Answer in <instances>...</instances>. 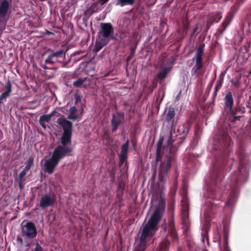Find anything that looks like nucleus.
<instances>
[{
	"label": "nucleus",
	"instance_id": "cd10ccee",
	"mask_svg": "<svg viewBox=\"0 0 251 251\" xmlns=\"http://www.w3.org/2000/svg\"><path fill=\"white\" fill-rule=\"evenodd\" d=\"M33 158L32 157H30L28 158L26 163V165L24 168V170H25V171H28L30 169V168L33 164Z\"/></svg>",
	"mask_w": 251,
	"mask_h": 251
},
{
	"label": "nucleus",
	"instance_id": "58836bf2",
	"mask_svg": "<svg viewBox=\"0 0 251 251\" xmlns=\"http://www.w3.org/2000/svg\"><path fill=\"white\" fill-rule=\"evenodd\" d=\"M202 251H207L206 250H203Z\"/></svg>",
	"mask_w": 251,
	"mask_h": 251
},
{
	"label": "nucleus",
	"instance_id": "a878e982",
	"mask_svg": "<svg viewBox=\"0 0 251 251\" xmlns=\"http://www.w3.org/2000/svg\"><path fill=\"white\" fill-rule=\"evenodd\" d=\"M27 172V171H25V170L24 169L19 174V177L20 180L19 182V186L21 189L22 188V182L24 181V178L26 175Z\"/></svg>",
	"mask_w": 251,
	"mask_h": 251
},
{
	"label": "nucleus",
	"instance_id": "6ab92c4d",
	"mask_svg": "<svg viewBox=\"0 0 251 251\" xmlns=\"http://www.w3.org/2000/svg\"><path fill=\"white\" fill-rule=\"evenodd\" d=\"M227 232L228 229L226 227H224V245L222 247H221V251H230L227 245Z\"/></svg>",
	"mask_w": 251,
	"mask_h": 251
},
{
	"label": "nucleus",
	"instance_id": "0eeeda50",
	"mask_svg": "<svg viewBox=\"0 0 251 251\" xmlns=\"http://www.w3.org/2000/svg\"><path fill=\"white\" fill-rule=\"evenodd\" d=\"M231 141L229 137L226 132L222 133L217 136L214 139V144L215 149L217 148H227L230 146Z\"/></svg>",
	"mask_w": 251,
	"mask_h": 251
},
{
	"label": "nucleus",
	"instance_id": "72a5a7b5",
	"mask_svg": "<svg viewBox=\"0 0 251 251\" xmlns=\"http://www.w3.org/2000/svg\"><path fill=\"white\" fill-rule=\"evenodd\" d=\"M202 241L204 242V238H205L207 240V236L206 234H204V236L202 237Z\"/></svg>",
	"mask_w": 251,
	"mask_h": 251
},
{
	"label": "nucleus",
	"instance_id": "ddd939ff",
	"mask_svg": "<svg viewBox=\"0 0 251 251\" xmlns=\"http://www.w3.org/2000/svg\"><path fill=\"white\" fill-rule=\"evenodd\" d=\"M123 119V114L122 113H117L113 115L112 120L113 130L116 129L117 126L121 124Z\"/></svg>",
	"mask_w": 251,
	"mask_h": 251
},
{
	"label": "nucleus",
	"instance_id": "bb28decb",
	"mask_svg": "<svg viewBox=\"0 0 251 251\" xmlns=\"http://www.w3.org/2000/svg\"><path fill=\"white\" fill-rule=\"evenodd\" d=\"M86 79V78L80 77L74 82L73 85L75 87H80L83 84Z\"/></svg>",
	"mask_w": 251,
	"mask_h": 251
},
{
	"label": "nucleus",
	"instance_id": "f257e3e1",
	"mask_svg": "<svg viewBox=\"0 0 251 251\" xmlns=\"http://www.w3.org/2000/svg\"><path fill=\"white\" fill-rule=\"evenodd\" d=\"M239 167L237 172L233 174L229 179L230 183L229 190L227 192V198L226 199L223 190L217 188L215 183H207L205 188L204 197L205 198V204L203 206L201 224L203 229L206 233L210 227L209 222L213 216V211L210 208L217 205L220 200H226V207L232 208L236 201L238 191L236 186L237 182H243L247 179L249 171L251 167V162L246 159L243 153L239 155Z\"/></svg>",
	"mask_w": 251,
	"mask_h": 251
},
{
	"label": "nucleus",
	"instance_id": "9b49d317",
	"mask_svg": "<svg viewBox=\"0 0 251 251\" xmlns=\"http://www.w3.org/2000/svg\"><path fill=\"white\" fill-rule=\"evenodd\" d=\"M66 51L63 50H60L58 51L54 52L50 55H49L45 60L46 64H54L58 61L57 58L65 56Z\"/></svg>",
	"mask_w": 251,
	"mask_h": 251
},
{
	"label": "nucleus",
	"instance_id": "c85d7f7f",
	"mask_svg": "<svg viewBox=\"0 0 251 251\" xmlns=\"http://www.w3.org/2000/svg\"><path fill=\"white\" fill-rule=\"evenodd\" d=\"M231 21V17H226L224 22L222 23V26L224 27V29L229 25Z\"/></svg>",
	"mask_w": 251,
	"mask_h": 251
},
{
	"label": "nucleus",
	"instance_id": "20e7f679",
	"mask_svg": "<svg viewBox=\"0 0 251 251\" xmlns=\"http://www.w3.org/2000/svg\"><path fill=\"white\" fill-rule=\"evenodd\" d=\"M165 120L168 124V126L170 128V135L167 143L168 148L171 149L174 140L173 135L176 132V126L177 120V118L176 116L175 109L173 107L169 106L168 107Z\"/></svg>",
	"mask_w": 251,
	"mask_h": 251
},
{
	"label": "nucleus",
	"instance_id": "1a4fd4ad",
	"mask_svg": "<svg viewBox=\"0 0 251 251\" xmlns=\"http://www.w3.org/2000/svg\"><path fill=\"white\" fill-rule=\"evenodd\" d=\"M114 33V29L110 23H101L100 31V38L109 39L112 38Z\"/></svg>",
	"mask_w": 251,
	"mask_h": 251
},
{
	"label": "nucleus",
	"instance_id": "5701e85b",
	"mask_svg": "<svg viewBox=\"0 0 251 251\" xmlns=\"http://www.w3.org/2000/svg\"><path fill=\"white\" fill-rule=\"evenodd\" d=\"M163 138H160L157 143V150H156V159L159 160L160 156L161 155V149L163 143Z\"/></svg>",
	"mask_w": 251,
	"mask_h": 251
},
{
	"label": "nucleus",
	"instance_id": "9d476101",
	"mask_svg": "<svg viewBox=\"0 0 251 251\" xmlns=\"http://www.w3.org/2000/svg\"><path fill=\"white\" fill-rule=\"evenodd\" d=\"M204 44H201L197 50L195 59L196 60V63L194 66V68L196 70H198L202 67V56L204 51Z\"/></svg>",
	"mask_w": 251,
	"mask_h": 251
},
{
	"label": "nucleus",
	"instance_id": "f704fd0d",
	"mask_svg": "<svg viewBox=\"0 0 251 251\" xmlns=\"http://www.w3.org/2000/svg\"><path fill=\"white\" fill-rule=\"evenodd\" d=\"M18 241L19 242H20L21 244L23 243V240L21 238H18Z\"/></svg>",
	"mask_w": 251,
	"mask_h": 251
},
{
	"label": "nucleus",
	"instance_id": "c9c22d12",
	"mask_svg": "<svg viewBox=\"0 0 251 251\" xmlns=\"http://www.w3.org/2000/svg\"><path fill=\"white\" fill-rule=\"evenodd\" d=\"M102 3H104L108 1L109 0H100Z\"/></svg>",
	"mask_w": 251,
	"mask_h": 251
},
{
	"label": "nucleus",
	"instance_id": "a211bd4d",
	"mask_svg": "<svg viewBox=\"0 0 251 251\" xmlns=\"http://www.w3.org/2000/svg\"><path fill=\"white\" fill-rule=\"evenodd\" d=\"M9 6V4L7 0H3L0 4V16H4Z\"/></svg>",
	"mask_w": 251,
	"mask_h": 251
},
{
	"label": "nucleus",
	"instance_id": "4468645a",
	"mask_svg": "<svg viewBox=\"0 0 251 251\" xmlns=\"http://www.w3.org/2000/svg\"><path fill=\"white\" fill-rule=\"evenodd\" d=\"M225 102L226 106L229 110H231L233 105V98L232 94L230 92H227L226 94L225 98Z\"/></svg>",
	"mask_w": 251,
	"mask_h": 251
},
{
	"label": "nucleus",
	"instance_id": "dca6fc26",
	"mask_svg": "<svg viewBox=\"0 0 251 251\" xmlns=\"http://www.w3.org/2000/svg\"><path fill=\"white\" fill-rule=\"evenodd\" d=\"M68 118L72 120H79L80 118L77 114V109L75 106H72L68 110Z\"/></svg>",
	"mask_w": 251,
	"mask_h": 251
},
{
	"label": "nucleus",
	"instance_id": "f8f14e48",
	"mask_svg": "<svg viewBox=\"0 0 251 251\" xmlns=\"http://www.w3.org/2000/svg\"><path fill=\"white\" fill-rule=\"evenodd\" d=\"M54 201L55 198L53 195L47 194L41 197L40 205L43 209L52 205Z\"/></svg>",
	"mask_w": 251,
	"mask_h": 251
},
{
	"label": "nucleus",
	"instance_id": "f03ea898",
	"mask_svg": "<svg viewBox=\"0 0 251 251\" xmlns=\"http://www.w3.org/2000/svg\"><path fill=\"white\" fill-rule=\"evenodd\" d=\"M171 159L166 157L161 162L159 170V182L151 185L152 192V203L158 201V204L151 217L144 227L140 239L136 240L133 251H145L147 246L152 241V239L158 229L159 222L165 208V199L164 192L165 190L164 181L168 170L171 167Z\"/></svg>",
	"mask_w": 251,
	"mask_h": 251
},
{
	"label": "nucleus",
	"instance_id": "393cba45",
	"mask_svg": "<svg viewBox=\"0 0 251 251\" xmlns=\"http://www.w3.org/2000/svg\"><path fill=\"white\" fill-rule=\"evenodd\" d=\"M56 113L55 110L53 111L51 113L41 116L40 118L41 121H43L46 122H49L53 115Z\"/></svg>",
	"mask_w": 251,
	"mask_h": 251
},
{
	"label": "nucleus",
	"instance_id": "aec40b11",
	"mask_svg": "<svg viewBox=\"0 0 251 251\" xmlns=\"http://www.w3.org/2000/svg\"><path fill=\"white\" fill-rule=\"evenodd\" d=\"M6 90L3 92L1 95L0 96V103H1V100L5 99L7 97H8L11 91V84L10 81H8L6 86Z\"/></svg>",
	"mask_w": 251,
	"mask_h": 251
},
{
	"label": "nucleus",
	"instance_id": "4be33fe9",
	"mask_svg": "<svg viewBox=\"0 0 251 251\" xmlns=\"http://www.w3.org/2000/svg\"><path fill=\"white\" fill-rule=\"evenodd\" d=\"M170 69L168 67L162 68L160 72L157 75L158 79H163L166 77V75L170 72Z\"/></svg>",
	"mask_w": 251,
	"mask_h": 251
},
{
	"label": "nucleus",
	"instance_id": "423d86ee",
	"mask_svg": "<svg viewBox=\"0 0 251 251\" xmlns=\"http://www.w3.org/2000/svg\"><path fill=\"white\" fill-rule=\"evenodd\" d=\"M181 218L182 224L184 225L185 228H187L189 225L188 221V201L186 197V191L185 189H182L181 191Z\"/></svg>",
	"mask_w": 251,
	"mask_h": 251
},
{
	"label": "nucleus",
	"instance_id": "2f4dec72",
	"mask_svg": "<svg viewBox=\"0 0 251 251\" xmlns=\"http://www.w3.org/2000/svg\"><path fill=\"white\" fill-rule=\"evenodd\" d=\"M39 122H40V124L41 125V126L45 129L46 128V125L44 124V121H41L40 120V119H39Z\"/></svg>",
	"mask_w": 251,
	"mask_h": 251
},
{
	"label": "nucleus",
	"instance_id": "6e6552de",
	"mask_svg": "<svg viewBox=\"0 0 251 251\" xmlns=\"http://www.w3.org/2000/svg\"><path fill=\"white\" fill-rule=\"evenodd\" d=\"M169 227L170 228V231L169 235L167 237V239L162 242L157 251H168V248L169 246V239L171 238L174 240L177 239V235L174 228V224L173 221H171L169 223Z\"/></svg>",
	"mask_w": 251,
	"mask_h": 251
},
{
	"label": "nucleus",
	"instance_id": "39448f33",
	"mask_svg": "<svg viewBox=\"0 0 251 251\" xmlns=\"http://www.w3.org/2000/svg\"><path fill=\"white\" fill-rule=\"evenodd\" d=\"M37 235L35 225L30 222L22 224V236L28 240H32Z\"/></svg>",
	"mask_w": 251,
	"mask_h": 251
},
{
	"label": "nucleus",
	"instance_id": "412c9836",
	"mask_svg": "<svg viewBox=\"0 0 251 251\" xmlns=\"http://www.w3.org/2000/svg\"><path fill=\"white\" fill-rule=\"evenodd\" d=\"M135 2V0H116V4L122 7L125 5H132Z\"/></svg>",
	"mask_w": 251,
	"mask_h": 251
},
{
	"label": "nucleus",
	"instance_id": "ea45409f",
	"mask_svg": "<svg viewBox=\"0 0 251 251\" xmlns=\"http://www.w3.org/2000/svg\"><path fill=\"white\" fill-rule=\"evenodd\" d=\"M234 85H235V86H237V84H236V83H235V84H234Z\"/></svg>",
	"mask_w": 251,
	"mask_h": 251
},
{
	"label": "nucleus",
	"instance_id": "7c9ffc66",
	"mask_svg": "<svg viewBox=\"0 0 251 251\" xmlns=\"http://www.w3.org/2000/svg\"><path fill=\"white\" fill-rule=\"evenodd\" d=\"M34 251H42V248L38 243L36 244V247Z\"/></svg>",
	"mask_w": 251,
	"mask_h": 251
},
{
	"label": "nucleus",
	"instance_id": "2eb2a0df",
	"mask_svg": "<svg viewBox=\"0 0 251 251\" xmlns=\"http://www.w3.org/2000/svg\"><path fill=\"white\" fill-rule=\"evenodd\" d=\"M129 142L127 141L122 147V150L119 154V157L121 161H124L126 158L127 151L128 150Z\"/></svg>",
	"mask_w": 251,
	"mask_h": 251
},
{
	"label": "nucleus",
	"instance_id": "473e14b6",
	"mask_svg": "<svg viewBox=\"0 0 251 251\" xmlns=\"http://www.w3.org/2000/svg\"><path fill=\"white\" fill-rule=\"evenodd\" d=\"M25 244L26 246L29 247V246H30L31 243L29 241H26L25 242Z\"/></svg>",
	"mask_w": 251,
	"mask_h": 251
},
{
	"label": "nucleus",
	"instance_id": "b1692460",
	"mask_svg": "<svg viewBox=\"0 0 251 251\" xmlns=\"http://www.w3.org/2000/svg\"><path fill=\"white\" fill-rule=\"evenodd\" d=\"M163 138H160L157 143V150H156V159L159 160L160 156L161 155V149L163 143Z\"/></svg>",
	"mask_w": 251,
	"mask_h": 251
},
{
	"label": "nucleus",
	"instance_id": "f3484780",
	"mask_svg": "<svg viewBox=\"0 0 251 251\" xmlns=\"http://www.w3.org/2000/svg\"><path fill=\"white\" fill-rule=\"evenodd\" d=\"M109 42L108 39L100 38V39L97 41L95 46V51L98 52Z\"/></svg>",
	"mask_w": 251,
	"mask_h": 251
},
{
	"label": "nucleus",
	"instance_id": "7ed1b4c3",
	"mask_svg": "<svg viewBox=\"0 0 251 251\" xmlns=\"http://www.w3.org/2000/svg\"><path fill=\"white\" fill-rule=\"evenodd\" d=\"M57 123L62 126L64 132L61 137V144L54 149L51 157L45 161L43 169L49 174L52 173L59 161L64 157L71 155L73 151L71 146L72 123L64 118L58 119Z\"/></svg>",
	"mask_w": 251,
	"mask_h": 251
},
{
	"label": "nucleus",
	"instance_id": "4c0bfd02",
	"mask_svg": "<svg viewBox=\"0 0 251 251\" xmlns=\"http://www.w3.org/2000/svg\"><path fill=\"white\" fill-rule=\"evenodd\" d=\"M88 17H84V20H87Z\"/></svg>",
	"mask_w": 251,
	"mask_h": 251
},
{
	"label": "nucleus",
	"instance_id": "c756f323",
	"mask_svg": "<svg viewBox=\"0 0 251 251\" xmlns=\"http://www.w3.org/2000/svg\"><path fill=\"white\" fill-rule=\"evenodd\" d=\"M178 131H182L184 135L187 134L189 131V125L188 124L184 125L182 128H180Z\"/></svg>",
	"mask_w": 251,
	"mask_h": 251
},
{
	"label": "nucleus",
	"instance_id": "e433bc0d",
	"mask_svg": "<svg viewBox=\"0 0 251 251\" xmlns=\"http://www.w3.org/2000/svg\"><path fill=\"white\" fill-rule=\"evenodd\" d=\"M76 101H78L79 100H80V98L79 96H76Z\"/></svg>",
	"mask_w": 251,
	"mask_h": 251
}]
</instances>
